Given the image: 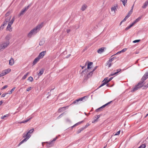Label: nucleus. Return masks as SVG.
Masks as SVG:
<instances>
[{
  "label": "nucleus",
  "instance_id": "nucleus-1",
  "mask_svg": "<svg viewBox=\"0 0 148 148\" xmlns=\"http://www.w3.org/2000/svg\"><path fill=\"white\" fill-rule=\"evenodd\" d=\"M148 78V71L146 72L143 76L140 82H139L137 85L133 88L132 90H131V92H133L142 87L143 86L144 82Z\"/></svg>",
  "mask_w": 148,
  "mask_h": 148
},
{
  "label": "nucleus",
  "instance_id": "nucleus-2",
  "mask_svg": "<svg viewBox=\"0 0 148 148\" xmlns=\"http://www.w3.org/2000/svg\"><path fill=\"white\" fill-rule=\"evenodd\" d=\"M43 22H42L40 24L38 25L36 27L31 30L28 34V36L30 37L32 35L35 34L43 26Z\"/></svg>",
  "mask_w": 148,
  "mask_h": 148
},
{
  "label": "nucleus",
  "instance_id": "nucleus-3",
  "mask_svg": "<svg viewBox=\"0 0 148 148\" xmlns=\"http://www.w3.org/2000/svg\"><path fill=\"white\" fill-rule=\"evenodd\" d=\"M88 97L87 96L82 97L74 101L72 104L75 105L79 104L83 102H85L88 99Z\"/></svg>",
  "mask_w": 148,
  "mask_h": 148
},
{
  "label": "nucleus",
  "instance_id": "nucleus-4",
  "mask_svg": "<svg viewBox=\"0 0 148 148\" xmlns=\"http://www.w3.org/2000/svg\"><path fill=\"white\" fill-rule=\"evenodd\" d=\"M9 42H3L0 44V51L3 50L9 45Z\"/></svg>",
  "mask_w": 148,
  "mask_h": 148
},
{
  "label": "nucleus",
  "instance_id": "nucleus-5",
  "mask_svg": "<svg viewBox=\"0 0 148 148\" xmlns=\"http://www.w3.org/2000/svg\"><path fill=\"white\" fill-rule=\"evenodd\" d=\"M29 8V6L28 5L27 6L25 7L23 9L18 15V16H20L23 15L25 13V12Z\"/></svg>",
  "mask_w": 148,
  "mask_h": 148
},
{
  "label": "nucleus",
  "instance_id": "nucleus-6",
  "mask_svg": "<svg viewBox=\"0 0 148 148\" xmlns=\"http://www.w3.org/2000/svg\"><path fill=\"white\" fill-rule=\"evenodd\" d=\"M58 138V137L56 136L55 138H54L53 140L51 142H49V144L47 145L48 147H49L52 146L53 145V142L55 141Z\"/></svg>",
  "mask_w": 148,
  "mask_h": 148
},
{
  "label": "nucleus",
  "instance_id": "nucleus-7",
  "mask_svg": "<svg viewBox=\"0 0 148 148\" xmlns=\"http://www.w3.org/2000/svg\"><path fill=\"white\" fill-rule=\"evenodd\" d=\"M12 35L11 34H7L5 37V39L7 40L6 42H9V40L12 38Z\"/></svg>",
  "mask_w": 148,
  "mask_h": 148
},
{
  "label": "nucleus",
  "instance_id": "nucleus-8",
  "mask_svg": "<svg viewBox=\"0 0 148 148\" xmlns=\"http://www.w3.org/2000/svg\"><path fill=\"white\" fill-rule=\"evenodd\" d=\"M46 52V51L42 52L39 53V55L38 57L40 58V59L42 58L45 56Z\"/></svg>",
  "mask_w": 148,
  "mask_h": 148
},
{
  "label": "nucleus",
  "instance_id": "nucleus-9",
  "mask_svg": "<svg viewBox=\"0 0 148 148\" xmlns=\"http://www.w3.org/2000/svg\"><path fill=\"white\" fill-rule=\"evenodd\" d=\"M106 48L104 47H101L97 50V52L99 53H101L104 51V49H106Z\"/></svg>",
  "mask_w": 148,
  "mask_h": 148
},
{
  "label": "nucleus",
  "instance_id": "nucleus-10",
  "mask_svg": "<svg viewBox=\"0 0 148 148\" xmlns=\"http://www.w3.org/2000/svg\"><path fill=\"white\" fill-rule=\"evenodd\" d=\"M93 72L92 71L88 73L87 75V76L85 77L84 79H88V78H89V77H91L92 76V74H93Z\"/></svg>",
  "mask_w": 148,
  "mask_h": 148
},
{
  "label": "nucleus",
  "instance_id": "nucleus-11",
  "mask_svg": "<svg viewBox=\"0 0 148 148\" xmlns=\"http://www.w3.org/2000/svg\"><path fill=\"white\" fill-rule=\"evenodd\" d=\"M118 8V6L117 5L114 6L113 7L111 8V10L112 12L114 11V13H115V11L117 10Z\"/></svg>",
  "mask_w": 148,
  "mask_h": 148
},
{
  "label": "nucleus",
  "instance_id": "nucleus-12",
  "mask_svg": "<svg viewBox=\"0 0 148 148\" xmlns=\"http://www.w3.org/2000/svg\"><path fill=\"white\" fill-rule=\"evenodd\" d=\"M45 69L44 68L41 69L40 70L39 72L38 73V76H40L43 73Z\"/></svg>",
  "mask_w": 148,
  "mask_h": 148
},
{
  "label": "nucleus",
  "instance_id": "nucleus-13",
  "mask_svg": "<svg viewBox=\"0 0 148 148\" xmlns=\"http://www.w3.org/2000/svg\"><path fill=\"white\" fill-rule=\"evenodd\" d=\"M113 77H111L110 78L108 79V77H106L104 78V79L102 81V82H103L105 80H106V81L107 82V83H108V82H109L111 81L113 79Z\"/></svg>",
  "mask_w": 148,
  "mask_h": 148
},
{
  "label": "nucleus",
  "instance_id": "nucleus-14",
  "mask_svg": "<svg viewBox=\"0 0 148 148\" xmlns=\"http://www.w3.org/2000/svg\"><path fill=\"white\" fill-rule=\"evenodd\" d=\"M31 136V135H30V134L28 133V132L26 134H23V138L26 137L27 138H28L29 139Z\"/></svg>",
  "mask_w": 148,
  "mask_h": 148
},
{
  "label": "nucleus",
  "instance_id": "nucleus-15",
  "mask_svg": "<svg viewBox=\"0 0 148 148\" xmlns=\"http://www.w3.org/2000/svg\"><path fill=\"white\" fill-rule=\"evenodd\" d=\"M14 63V59L11 58V59L9 60V64L11 66L13 65Z\"/></svg>",
  "mask_w": 148,
  "mask_h": 148
},
{
  "label": "nucleus",
  "instance_id": "nucleus-16",
  "mask_svg": "<svg viewBox=\"0 0 148 148\" xmlns=\"http://www.w3.org/2000/svg\"><path fill=\"white\" fill-rule=\"evenodd\" d=\"M40 59L38 57L36 58L33 62V65L36 64L37 62L40 60Z\"/></svg>",
  "mask_w": 148,
  "mask_h": 148
},
{
  "label": "nucleus",
  "instance_id": "nucleus-17",
  "mask_svg": "<svg viewBox=\"0 0 148 148\" xmlns=\"http://www.w3.org/2000/svg\"><path fill=\"white\" fill-rule=\"evenodd\" d=\"M28 139H29L28 138H27L26 137L25 138H24L19 143V144L18 145V146H19L21 144L23 143L24 142L26 141Z\"/></svg>",
  "mask_w": 148,
  "mask_h": 148
},
{
  "label": "nucleus",
  "instance_id": "nucleus-18",
  "mask_svg": "<svg viewBox=\"0 0 148 148\" xmlns=\"http://www.w3.org/2000/svg\"><path fill=\"white\" fill-rule=\"evenodd\" d=\"M67 107H63L62 108H60L58 110V112H63L65 110L66 108Z\"/></svg>",
  "mask_w": 148,
  "mask_h": 148
},
{
  "label": "nucleus",
  "instance_id": "nucleus-19",
  "mask_svg": "<svg viewBox=\"0 0 148 148\" xmlns=\"http://www.w3.org/2000/svg\"><path fill=\"white\" fill-rule=\"evenodd\" d=\"M141 16H139L138 18H137L132 23L134 25L136 23L138 22L141 19Z\"/></svg>",
  "mask_w": 148,
  "mask_h": 148
},
{
  "label": "nucleus",
  "instance_id": "nucleus-20",
  "mask_svg": "<svg viewBox=\"0 0 148 148\" xmlns=\"http://www.w3.org/2000/svg\"><path fill=\"white\" fill-rule=\"evenodd\" d=\"M148 5V0L146 1L144 4L142 6V8H145Z\"/></svg>",
  "mask_w": 148,
  "mask_h": 148
},
{
  "label": "nucleus",
  "instance_id": "nucleus-21",
  "mask_svg": "<svg viewBox=\"0 0 148 148\" xmlns=\"http://www.w3.org/2000/svg\"><path fill=\"white\" fill-rule=\"evenodd\" d=\"M12 27H11V26H10L8 25L6 27V30H8L10 32L12 31Z\"/></svg>",
  "mask_w": 148,
  "mask_h": 148
},
{
  "label": "nucleus",
  "instance_id": "nucleus-22",
  "mask_svg": "<svg viewBox=\"0 0 148 148\" xmlns=\"http://www.w3.org/2000/svg\"><path fill=\"white\" fill-rule=\"evenodd\" d=\"M88 72V70L87 69H85L84 70H83L81 74V75L82 76L83 75V74H85L86 73Z\"/></svg>",
  "mask_w": 148,
  "mask_h": 148
},
{
  "label": "nucleus",
  "instance_id": "nucleus-23",
  "mask_svg": "<svg viewBox=\"0 0 148 148\" xmlns=\"http://www.w3.org/2000/svg\"><path fill=\"white\" fill-rule=\"evenodd\" d=\"M111 62L109 60L107 61V63L106 64V65H108V67H110L111 66Z\"/></svg>",
  "mask_w": 148,
  "mask_h": 148
},
{
  "label": "nucleus",
  "instance_id": "nucleus-24",
  "mask_svg": "<svg viewBox=\"0 0 148 148\" xmlns=\"http://www.w3.org/2000/svg\"><path fill=\"white\" fill-rule=\"evenodd\" d=\"M105 107L103 106V105L101 107H100L99 108H98L96 110V112H99V111H102L103 110V109Z\"/></svg>",
  "mask_w": 148,
  "mask_h": 148
},
{
  "label": "nucleus",
  "instance_id": "nucleus-25",
  "mask_svg": "<svg viewBox=\"0 0 148 148\" xmlns=\"http://www.w3.org/2000/svg\"><path fill=\"white\" fill-rule=\"evenodd\" d=\"M92 64L93 63L92 62H89L88 64L87 69H89L91 68V66Z\"/></svg>",
  "mask_w": 148,
  "mask_h": 148
},
{
  "label": "nucleus",
  "instance_id": "nucleus-26",
  "mask_svg": "<svg viewBox=\"0 0 148 148\" xmlns=\"http://www.w3.org/2000/svg\"><path fill=\"white\" fill-rule=\"evenodd\" d=\"M87 8V6L85 4L83 5L81 8V10L82 11H84Z\"/></svg>",
  "mask_w": 148,
  "mask_h": 148
},
{
  "label": "nucleus",
  "instance_id": "nucleus-27",
  "mask_svg": "<svg viewBox=\"0 0 148 148\" xmlns=\"http://www.w3.org/2000/svg\"><path fill=\"white\" fill-rule=\"evenodd\" d=\"M84 121H80V122H79L78 123H76L74 125H73V126H72L71 127L72 128H73V127L76 126H77L80 124L81 123H82Z\"/></svg>",
  "mask_w": 148,
  "mask_h": 148
},
{
  "label": "nucleus",
  "instance_id": "nucleus-28",
  "mask_svg": "<svg viewBox=\"0 0 148 148\" xmlns=\"http://www.w3.org/2000/svg\"><path fill=\"white\" fill-rule=\"evenodd\" d=\"M133 24L132 23L131 24H130L129 26L127 27L125 29V30L126 31L128 29L130 28L131 27H132V26H133Z\"/></svg>",
  "mask_w": 148,
  "mask_h": 148
},
{
  "label": "nucleus",
  "instance_id": "nucleus-29",
  "mask_svg": "<svg viewBox=\"0 0 148 148\" xmlns=\"http://www.w3.org/2000/svg\"><path fill=\"white\" fill-rule=\"evenodd\" d=\"M29 74V73L28 72L26 74H25L22 78V80H24L27 77Z\"/></svg>",
  "mask_w": 148,
  "mask_h": 148
},
{
  "label": "nucleus",
  "instance_id": "nucleus-30",
  "mask_svg": "<svg viewBox=\"0 0 148 148\" xmlns=\"http://www.w3.org/2000/svg\"><path fill=\"white\" fill-rule=\"evenodd\" d=\"M102 84L99 87V88H100L102 86H103L104 85H105V84H106L107 83V82L106 81V80H105L103 82H102Z\"/></svg>",
  "mask_w": 148,
  "mask_h": 148
},
{
  "label": "nucleus",
  "instance_id": "nucleus-31",
  "mask_svg": "<svg viewBox=\"0 0 148 148\" xmlns=\"http://www.w3.org/2000/svg\"><path fill=\"white\" fill-rule=\"evenodd\" d=\"M122 2L123 5L125 6L126 3H127V0H120Z\"/></svg>",
  "mask_w": 148,
  "mask_h": 148
},
{
  "label": "nucleus",
  "instance_id": "nucleus-32",
  "mask_svg": "<svg viewBox=\"0 0 148 148\" xmlns=\"http://www.w3.org/2000/svg\"><path fill=\"white\" fill-rule=\"evenodd\" d=\"M11 18V16H10L7 17L6 18H5V21H6L7 22H8L10 20Z\"/></svg>",
  "mask_w": 148,
  "mask_h": 148
},
{
  "label": "nucleus",
  "instance_id": "nucleus-33",
  "mask_svg": "<svg viewBox=\"0 0 148 148\" xmlns=\"http://www.w3.org/2000/svg\"><path fill=\"white\" fill-rule=\"evenodd\" d=\"M0 74L2 77L3 76L6 74V72H5L4 70L2 71L1 73Z\"/></svg>",
  "mask_w": 148,
  "mask_h": 148
},
{
  "label": "nucleus",
  "instance_id": "nucleus-34",
  "mask_svg": "<svg viewBox=\"0 0 148 148\" xmlns=\"http://www.w3.org/2000/svg\"><path fill=\"white\" fill-rule=\"evenodd\" d=\"M146 147L145 144H143L140 146L138 148H145Z\"/></svg>",
  "mask_w": 148,
  "mask_h": 148
},
{
  "label": "nucleus",
  "instance_id": "nucleus-35",
  "mask_svg": "<svg viewBox=\"0 0 148 148\" xmlns=\"http://www.w3.org/2000/svg\"><path fill=\"white\" fill-rule=\"evenodd\" d=\"M11 69H7L4 70L5 72H6V74L9 73L11 71Z\"/></svg>",
  "mask_w": 148,
  "mask_h": 148
},
{
  "label": "nucleus",
  "instance_id": "nucleus-36",
  "mask_svg": "<svg viewBox=\"0 0 148 148\" xmlns=\"http://www.w3.org/2000/svg\"><path fill=\"white\" fill-rule=\"evenodd\" d=\"M84 129V128L82 127L80 129H79L77 131V134H79Z\"/></svg>",
  "mask_w": 148,
  "mask_h": 148
},
{
  "label": "nucleus",
  "instance_id": "nucleus-37",
  "mask_svg": "<svg viewBox=\"0 0 148 148\" xmlns=\"http://www.w3.org/2000/svg\"><path fill=\"white\" fill-rule=\"evenodd\" d=\"M28 80L31 82H32L33 81V78L32 77L30 76L29 77Z\"/></svg>",
  "mask_w": 148,
  "mask_h": 148
},
{
  "label": "nucleus",
  "instance_id": "nucleus-38",
  "mask_svg": "<svg viewBox=\"0 0 148 148\" xmlns=\"http://www.w3.org/2000/svg\"><path fill=\"white\" fill-rule=\"evenodd\" d=\"M133 11L132 10H130L129 13H128V14L126 16H128V17L129 18L130 15L132 14Z\"/></svg>",
  "mask_w": 148,
  "mask_h": 148
},
{
  "label": "nucleus",
  "instance_id": "nucleus-39",
  "mask_svg": "<svg viewBox=\"0 0 148 148\" xmlns=\"http://www.w3.org/2000/svg\"><path fill=\"white\" fill-rule=\"evenodd\" d=\"M15 88V87H14L9 92V93H8V94H12V92L14 90Z\"/></svg>",
  "mask_w": 148,
  "mask_h": 148
},
{
  "label": "nucleus",
  "instance_id": "nucleus-40",
  "mask_svg": "<svg viewBox=\"0 0 148 148\" xmlns=\"http://www.w3.org/2000/svg\"><path fill=\"white\" fill-rule=\"evenodd\" d=\"M11 13V12L10 11L8 12L5 14V16L7 17L9 16Z\"/></svg>",
  "mask_w": 148,
  "mask_h": 148
},
{
  "label": "nucleus",
  "instance_id": "nucleus-41",
  "mask_svg": "<svg viewBox=\"0 0 148 148\" xmlns=\"http://www.w3.org/2000/svg\"><path fill=\"white\" fill-rule=\"evenodd\" d=\"M5 26L3 24L0 27V31L2 30Z\"/></svg>",
  "mask_w": 148,
  "mask_h": 148
},
{
  "label": "nucleus",
  "instance_id": "nucleus-42",
  "mask_svg": "<svg viewBox=\"0 0 148 148\" xmlns=\"http://www.w3.org/2000/svg\"><path fill=\"white\" fill-rule=\"evenodd\" d=\"M34 131V129L33 128L30 130L28 132V133H29L30 134L32 133Z\"/></svg>",
  "mask_w": 148,
  "mask_h": 148
},
{
  "label": "nucleus",
  "instance_id": "nucleus-43",
  "mask_svg": "<svg viewBox=\"0 0 148 148\" xmlns=\"http://www.w3.org/2000/svg\"><path fill=\"white\" fill-rule=\"evenodd\" d=\"M8 94V93H5L3 94L1 96V97H4L6 95Z\"/></svg>",
  "mask_w": 148,
  "mask_h": 148
},
{
  "label": "nucleus",
  "instance_id": "nucleus-44",
  "mask_svg": "<svg viewBox=\"0 0 148 148\" xmlns=\"http://www.w3.org/2000/svg\"><path fill=\"white\" fill-rule=\"evenodd\" d=\"M32 87H30L29 88H27L26 90V91H29L30 90H31L32 88Z\"/></svg>",
  "mask_w": 148,
  "mask_h": 148
},
{
  "label": "nucleus",
  "instance_id": "nucleus-45",
  "mask_svg": "<svg viewBox=\"0 0 148 148\" xmlns=\"http://www.w3.org/2000/svg\"><path fill=\"white\" fill-rule=\"evenodd\" d=\"M121 131L119 130L118 132H117L116 133L114 134V136H116L118 135H119L120 132Z\"/></svg>",
  "mask_w": 148,
  "mask_h": 148
},
{
  "label": "nucleus",
  "instance_id": "nucleus-46",
  "mask_svg": "<svg viewBox=\"0 0 148 148\" xmlns=\"http://www.w3.org/2000/svg\"><path fill=\"white\" fill-rule=\"evenodd\" d=\"M8 116H9V115L8 114L5 115H4V116H2L1 117V119H4L5 117H7Z\"/></svg>",
  "mask_w": 148,
  "mask_h": 148
},
{
  "label": "nucleus",
  "instance_id": "nucleus-47",
  "mask_svg": "<svg viewBox=\"0 0 148 148\" xmlns=\"http://www.w3.org/2000/svg\"><path fill=\"white\" fill-rule=\"evenodd\" d=\"M128 18V16H126L125 18L122 21V22H124L126 21V19Z\"/></svg>",
  "mask_w": 148,
  "mask_h": 148
},
{
  "label": "nucleus",
  "instance_id": "nucleus-48",
  "mask_svg": "<svg viewBox=\"0 0 148 148\" xmlns=\"http://www.w3.org/2000/svg\"><path fill=\"white\" fill-rule=\"evenodd\" d=\"M116 71H117L115 73V74H116L118 73H119V72H120L121 71V69H117Z\"/></svg>",
  "mask_w": 148,
  "mask_h": 148
},
{
  "label": "nucleus",
  "instance_id": "nucleus-49",
  "mask_svg": "<svg viewBox=\"0 0 148 148\" xmlns=\"http://www.w3.org/2000/svg\"><path fill=\"white\" fill-rule=\"evenodd\" d=\"M32 119V117H30L28 119H27L26 120H25L24 121H25V122L26 123H27V122L28 121H29V120H30V119Z\"/></svg>",
  "mask_w": 148,
  "mask_h": 148
},
{
  "label": "nucleus",
  "instance_id": "nucleus-50",
  "mask_svg": "<svg viewBox=\"0 0 148 148\" xmlns=\"http://www.w3.org/2000/svg\"><path fill=\"white\" fill-rule=\"evenodd\" d=\"M112 101H110V102L107 103L106 104H105L103 105V106H104L105 107L107 105H108V104H110L112 102Z\"/></svg>",
  "mask_w": 148,
  "mask_h": 148
},
{
  "label": "nucleus",
  "instance_id": "nucleus-51",
  "mask_svg": "<svg viewBox=\"0 0 148 148\" xmlns=\"http://www.w3.org/2000/svg\"><path fill=\"white\" fill-rule=\"evenodd\" d=\"M112 101H110V102L107 103L106 104H105L103 105V106H104L105 107L107 105H108V104H110L112 102Z\"/></svg>",
  "mask_w": 148,
  "mask_h": 148
},
{
  "label": "nucleus",
  "instance_id": "nucleus-52",
  "mask_svg": "<svg viewBox=\"0 0 148 148\" xmlns=\"http://www.w3.org/2000/svg\"><path fill=\"white\" fill-rule=\"evenodd\" d=\"M127 49L126 48H124L123 49H122L121 51V52H124L126 51Z\"/></svg>",
  "mask_w": 148,
  "mask_h": 148
},
{
  "label": "nucleus",
  "instance_id": "nucleus-53",
  "mask_svg": "<svg viewBox=\"0 0 148 148\" xmlns=\"http://www.w3.org/2000/svg\"><path fill=\"white\" fill-rule=\"evenodd\" d=\"M140 41V40H134L133 41V43H136V42H138Z\"/></svg>",
  "mask_w": 148,
  "mask_h": 148
},
{
  "label": "nucleus",
  "instance_id": "nucleus-54",
  "mask_svg": "<svg viewBox=\"0 0 148 148\" xmlns=\"http://www.w3.org/2000/svg\"><path fill=\"white\" fill-rule=\"evenodd\" d=\"M89 125V124L88 123H87L85 125L84 127H83L84 128V129L87 128L88 126Z\"/></svg>",
  "mask_w": 148,
  "mask_h": 148
},
{
  "label": "nucleus",
  "instance_id": "nucleus-55",
  "mask_svg": "<svg viewBox=\"0 0 148 148\" xmlns=\"http://www.w3.org/2000/svg\"><path fill=\"white\" fill-rule=\"evenodd\" d=\"M15 20V18L14 17H13L11 21H10V22H11L12 23H13L14 21Z\"/></svg>",
  "mask_w": 148,
  "mask_h": 148
},
{
  "label": "nucleus",
  "instance_id": "nucleus-56",
  "mask_svg": "<svg viewBox=\"0 0 148 148\" xmlns=\"http://www.w3.org/2000/svg\"><path fill=\"white\" fill-rule=\"evenodd\" d=\"M8 22H6L5 21H4V22L3 23V25H4L5 26L7 24V23Z\"/></svg>",
  "mask_w": 148,
  "mask_h": 148
},
{
  "label": "nucleus",
  "instance_id": "nucleus-57",
  "mask_svg": "<svg viewBox=\"0 0 148 148\" xmlns=\"http://www.w3.org/2000/svg\"><path fill=\"white\" fill-rule=\"evenodd\" d=\"M54 89V88H53V89H51L50 90V92H48L47 93V94L48 95H49V94H51V92L52 90H53V89Z\"/></svg>",
  "mask_w": 148,
  "mask_h": 148
},
{
  "label": "nucleus",
  "instance_id": "nucleus-58",
  "mask_svg": "<svg viewBox=\"0 0 148 148\" xmlns=\"http://www.w3.org/2000/svg\"><path fill=\"white\" fill-rule=\"evenodd\" d=\"M96 116H97V119L95 120V121H97V120L100 117V115H98Z\"/></svg>",
  "mask_w": 148,
  "mask_h": 148
},
{
  "label": "nucleus",
  "instance_id": "nucleus-59",
  "mask_svg": "<svg viewBox=\"0 0 148 148\" xmlns=\"http://www.w3.org/2000/svg\"><path fill=\"white\" fill-rule=\"evenodd\" d=\"M114 60V58H112L110 59H109V60L112 62Z\"/></svg>",
  "mask_w": 148,
  "mask_h": 148
},
{
  "label": "nucleus",
  "instance_id": "nucleus-60",
  "mask_svg": "<svg viewBox=\"0 0 148 148\" xmlns=\"http://www.w3.org/2000/svg\"><path fill=\"white\" fill-rule=\"evenodd\" d=\"M8 87L7 85H5L2 88V89H4L5 88H7Z\"/></svg>",
  "mask_w": 148,
  "mask_h": 148
},
{
  "label": "nucleus",
  "instance_id": "nucleus-61",
  "mask_svg": "<svg viewBox=\"0 0 148 148\" xmlns=\"http://www.w3.org/2000/svg\"><path fill=\"white\" fill-rule=\"evenodd\" d=\"M13 24L11 22H9L8 23V25L11 26Z\"/></svg>",
  "mask_w": 148,
  "mask_h": 148
},
{
  "label": "nucleus",
  "instance_id": "nucleus-62",
  "mask_svg": "<svg viewBox=\"0 0 148 148\" xmlns=\"http://www.w3.org/2000/svg\"><path fill=\"white\" fill-rule=\"evenodd\" d=\"M66 121L67 122H71V120L69 119H66Z\"/></svg>",
  "mask_w": 148,
  "mask_h": 148
},
{
  "label": "nucleus",
  "instance_id": "nucleus-63",
  "mask_svg": "<svg viewBox=\"0 0 148 148\" xmlns=\"http://www.w3.org/2000/svg\"><path fill=\"white\" fill-rule=\"evenodd\" d=\"M116 74H115V73H112L111 74H110V75H109V76H113V75H115Z\"/></svg>",
  "mask_w": 148,
  "mask_h": 148
},
{
  "label": "nucleus",
  "instance_id": "nucleus-64",
  "mask_svg": "<svg viewBox=\"0 0 148 148\" xmlns=\"http://www.w3.org/2000/svg\"><path fill=\"white\" fill-rule=\"evenodd\" d=\"M19 123L21 124V123H25V121H20L19 122Z\"/></svg>",
  "mask_w": 148,
  "mask_h": 148
}]
</instances>
